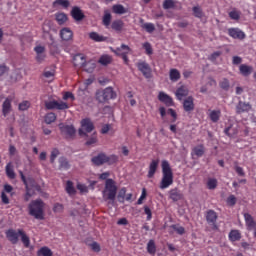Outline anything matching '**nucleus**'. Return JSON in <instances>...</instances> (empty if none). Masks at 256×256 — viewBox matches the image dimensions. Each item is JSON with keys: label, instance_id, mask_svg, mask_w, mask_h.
I'll return each mask as SVG.
<instances>
[{"label": "nucleus", "instance_id": "1", "mask_svg": "<svg viewBox=\"0 0 256 256\" xmlns=\"http://www.w3.org/2000/svg\"><path fill=\"white\" fill-rule=\"evenodd\" d=\"M28 211L31 217L43 221L45 219V202L41 199L31 201L28 205Z\"/></svg>", "mask_w": 256, "mask_h": 256}, {"label": "nucleus", "instance_id": "2", "mask_svg": "<svg viewBox=\"0 0 256 256\" xmlns=\"http://www.w3.org/2000/svg\"><path fill=\"white\" fill-rule=\"evenodd\" d=\"M173 185V170L169 161H162V179L160 181V189H169Z\"/></svg>", "mask_w": 256, "mask_h": 256}, {"label": "nucleus", "instance_id": "3", "mask_svg": "<svg viewBox=\"0 0 256 256\" xmlns=\"http://www.w3.org/2000/svg\"><path fill=\"white\" fill-rule=\"evenodd\" d=\"M102 197L104 201H115V198L117 197V184L115 183V180L108 178L105 181Z\"/></svg>", "mask_w": 256, "mask_h": 256}, {"label": "nucleus", "instance_id": "4", "mask_svg": "<svg viewBox=\"0 0 256 256\" xmlns=\"http://www.w3.org/2000/svg\"><path fill=\"white\" fill-rule=\"evenodd\" d=\"M110 99H117V93L113 91V87H107L96 92V100L98 103H107Z\"/></svg>", "mask_w": 256, "mask_h": 256}, {"label": "nucleus", "instance_id": "5", "mask_svg": "<svg viewBox=\"0 0 256 256\" xmlns=\"http://www.w3.org/2000/svg\"><path fill=\"white\" fill-rule=\"evenodd\" d=\"M19 175L26 189L24 201H29L31 197H33V192L31 191V187H33V183H35V180H33L32 178L26 179L25 174H23V171H19Z\"/></svg>", "mask_w": 256, "mask_h": 256}, {"label": "nucleus", "instance_id": "6", "mask_svg": "<svg viewBox=\"0 0 256 256\" xmlns=\"http://www.w3.org/2000/svg\"><path fill=\"white\" fill-rule=\"evenodd\" d=\"M112 53H115L118 57H121L126 65H129V53H131V47L121 44L120 47L112 49Z\"/></svg>", "mask_w": 256, "mask_h": 256}, {"label": "nucleus", "instance_id": "7", "mask_svg": "<svg viewBox=\"0 0 256 256\" xmlns=\"http://www.w3.org/2000/svg\"><path fill=\"white\" fill-rule=\"evenodd\" d=\"M45 108L49 111H53V109H57L58 111H65L69 109V104L63 101L50 100L45 102Z\"/></svg>", "mask_w": 256, "mask_h": 256}, {"label": "nucleus", "instance_id": "8", "mask_svg": "<svg viewBox=\"0 0 256 256\" xmlns=\"http://www.w3.org/2000/svg\"><path fill=\"white\" fill-rule=\"evenodd\" d=\"M81 127L82 129H79V135H85L84 131H86V133H91V131L95 129L93 122H91V120L88 118H85L81 121Z\"/></svg>", "mask_w": 256, "mask_h": 256}, {"label": "nucleus", "instance_id": "9", "mask_svg": "<svg viewBox=\"0 0 256 256\" xmlns=\"http://www.w3.org/2000/svg\"><path fill=\"white\" fill-rule=\"evenodd\" d=\"M5 235L12 245H17V243H19V237H21V235H19V230L15 231L14 229H8L5 232Z\"/></svg>", "mask_w": 256, "mask_h": 256}, {"label": "nucleus", "instance_id": "10", "mask_svg": "<svg viewBox=\"0 0 256 256\" xmlns=\"http://www.w3.org/2000/svg\"><path fill=\"white\" fill-rule=\"evenodd\" d=\"M228 35H229V37H232V39H239L240 41H243V39H245V37H247L245 32H243L239 28H229Z\"/></svg>", "mask_w": 256, "mask_h": 256}, {"label": "nucleus", "instance_id": "11", "mask_svg": "<svg viewBox=\"0 0 256 256\" xmlns=\"http://www.w3.org/2000/svg\"><path fill=\"white\" fill-rule=\"evenodd\" d=\"M138 71H141V73L144 75V77L149 78L151 75V66H149V63L145 61H140L136 64Z\"/></svg>", "mask_w": 256, "mask_h": 256}, {"label": "nucleus", "instance_id": "12", "mask_svg": "<svg viewBox=\"0 0 256 256\" xmlns=\"http://www.w3.org/2000/svg\"><path fill=\"white\" fill-rule=\"evenodd\" d=\"M183 109L186 113H191L195 111V99L193 96H188L183 101Z\"/></svg>", "mask_w": 256, "mask_h": 256}, {"label": "nucleus", "instance_id": "13", "mask_svg": "<svg viewBox=\"0 0 256 256\" xmlns=\"http://www.w3.org/2000/svg\"><path fill=\"white\" fill-rule=\"evenodd\" d=\"M217 212L215 210H208L206 213V221L208 225H212L214 229H217V219H218Z\"/></svg>", "mask_w": 256, "mask_h": 256}, {"label": "nucleus", "instance_id": "14", "mask_svg": "<svg viewBox=\"0 0 256 256\" xmlns=\"http://www.w3.org/2000/svg\"><path fill=\"white\" fill-rule=\"evenodd\" d=\"M60 131H61V133L66 135V137L68 139L75 137V133H77V131L75 130V127H73V125L60 126Z\"/></svg>", "mask_w": 256, "mask_h": 256}, {"label": "nucleus", "instance_id": "15", "mask_svg": "<svg viewBox=\"0 0 256 256\" xmlns=\"http://www.w3.org/2000/svg\"><path fill=\"white\" fill-rule=\"evenodd\" d=\"M251 109V105L247 102L239 101L236 105V113L238 115H241L242 113H249Z\"/></svg>", "mask_w": 256, "mask_h": 256}, {"label": "nucleus", "instance_id": "16", "mask_svg": "<svg viewBox=\"0 0 256 256\" xmlns=\"http://www.w3.org/2000/svg\"><path fill=\"white\" fill-rule=\"evenodd\" d=\"M157 169H159V160H152L148 168V179H153L155 177Z\"/></svg>", "mask_w": 256, "mask_h": 256}, {"label": "nucleus", "instance_id": "17", "mask_svg": "<svg viewBox=\"0 0 256 256\" xmlns=\"http://www.w3.org/2000/svg\"><path fill=\"white\" fill-rule=\"evenodd\" d=\"M158 99L161 103H165L166 107H173V98L165 92H159Z\"/></svg>", "mask_w": 256, "mask_h": 256}, {"label": "nucleus", "instance_id": "18", "mask_svg": "<svg viewBox=\"0 0 256 256\" xmlns=\"http://www.w3.org/2000/svg\"><path fill=\"white\" fill-rule=\"evenodd\" d=\"M204 155H205V145L199 144L192 149L191 157L200 158V157H203Z\"/></svg>", "mask_w": 256, "mask_h": 256}, {"label": "nucleus", "instance_id": "19", "mask_svg": "<svg viewBox=\"0 0 256 256\" xmlns=\"http://www.w3.org/2000/svg\"><path fill=\"white\" fill-rule=\"evenodd\" d=\"M60 37L62 41H71L73 39V31L70 28L64 27L60 30Z\"/></svg>", "mask_w": 256, "mask_h": 256}, {"label": "nucleus", "instance_id": "20", "mask_svg": "<svg viewBox=\"0 0 256 256\" xmlns=\"http://www.w3.org/2000/svg\"><path fill=\"white\" fill-rule=\"evenodd\" d=\"M85 63H87L85 55H83V54H76L73 57V64L75 65V67H80L81 69H83Z\"/></svg>", "mask_w": 256, "mask_h": 256}, {"label": "nucleus", "instance_id": "21", "mask_svg": "<svg viewBox=\"0 0 256 256\" xmlns=\"http://www.w3.org/2000/svg\"><path fill=\"white\" fill-rule=\"evenodd\" d=\"M92 163L94 165H96L97 167L101 166V165H104V163H106L107 161V154L105 153H100L98 154L97 156H94L92 159H91Z\"/></svg>", "mask_w": 256, "mask_h": 256}, {"label": "nucleus", "instance_id": "22", "mask_svg": "<svg viewBox=\"0 0 256 256\" xmlns=\"http://www.w3.org/2000/svg\"><path fill=\"white\" fill-rule=\"evenodd\" d=\"M71 15L75 21H83V19H85V14H83L81 8L77 6L72 8Z\"/></svg>", "mask_w": 256, "mask_h": 256}, {"label": "nucleus", "instance_id": "23", "mask_svg": "<svg viewBox=\"0 0 256 256\" xmlns=\"http://www.w3.org/2000/svg\"><path fill=\"white\" fill-rule=\"evenodd\" d=\"M169 197L174 202L181 201L183 199V193L178 188H173L169 191Z\"/></svg>", "mask_w": 256, "mask_h": 256}, {"label": "nucleus", "instance_id": "24", "mask_svg": "<svg viewBox=\"0 0 256 256\" xmlns=\"http://www.w3.org/2000/svg\"><path fill=\"white\" fill-rule=\"evenodd\" d=\"M69 5H71L69 0H55L52 3L53 9H69Z\"/></svg>", "mask_w": 256, "mask_h": 256}, {"label": "nucleus", "instance_id": "25", "mask_svg": "<svg viewBox=\"0 0 256 256\" xmlns=\"http://www.w3.org/2000/svg\"><path fill=\"white\" fill-rule=\"evenodd\" d=\"M11 98H6L2 105V113L4 117H7L11 113Z\"/></svg>", "mask_w": 256, "mask_h": 256}, {"label": "nucleus", "instance_id": "26", "mask_svg": "<svg viewBox=\"0 0 256 256\" xmlns=\"http://www.w3.org/2000/svg\"><path fill=\"white\" fill-rule=\"evenodd\" d=\"M239 71L243 75V77H249V75L253 73V67L247 64H241L239 66Z\"/></svg>", "mask_w": 256, "mask_h": 256}, {"label": "nucleus", "instance_id": "27", "mask_svg": "<svg viewBox=\"0 0 256 256\" xmlns=\"http://www.w3.org/2000/svg\"><path fill=\"white\" fill-rule=\"evenodd\" d=\"M112 11L116 15H125V13H129V9L125 8L121 4H115L112 6Z\"/></svg>", "mask_w": 256, "mask_h": 256}, {"label": "nucleus", "instance_id": "28", "mask_svg": "<svg viewBox=\"0 0 256 256\" xmlns=\"http://www.w3.org/2000/svg\"><path fill=\"white\" fill-rule=\"evenodd\" d=\"M123 27H125V22H123V20H114L111 24V29L117 31V33H121Z\"/></svg>", "mask_w": 256, "mask_h": 256}, {"label": "nucleus", "instance_id": "29", "mask_svg": "<svg viewBox=\"0 0 256 256\" xmlns=\"http://www.w3.org/2000/svg\"><path fill=\"white\" fill-rule=\"evenodd\" d=\"M18 234L21 237V241L24 247L29 248V246L31 245V240L29 239V236H27V234L25 233V231H23V229H18Z\"/></svg>", "mask_w": 256, "mask_h": 256}, {"label": "nucleus", "instance_id": "30", "mask_svg": "<svg viewBox=\"0 0 256 256\" xmlns=\"http://www.w3.org/2000/svg\"><path fill=\"white\" fill-rule=\"evenodd\" d=\"M229 241L235 243V241H241V231L231 230L228 234Z\"/></svg>", "mask_w": 256, "mask_h": 256}, {"label": "nucleus", "instance_id": "31", "mask_svg": "<svg viewBox=\"0 0 256 256\" xmlns=\"http://www.w3.org/2000/svg\"><path fill=\"white\" fill-rule=\"evenodd\" d=\"M89 38L92 41H95L96 43H103V41H107V38L103 35H100L97 32H90L89 33Z\"/></svg>", "mask_w": 256, "mask_h": 256}, {"label": "nucleus", "instance_id": "32", "mask_svg": "<svg viewBox=\"0 0 256 256\" xmlns=\"http://www.w3.org/2000/svg\"><path fill=\"white\" fill-rule=\"evenodd\" d=\"M209 119L212 123H218L221 119V110H209Z\"/></svg>", "mask_w": 256, "mask_h": 256}, {"label": "nucleus", "instance_id": "33", "mask_svg": "<svg viewBox=\"0 0 256 256\" xmlns=\"http://www.w3.org/2000/svg\"><path fill=\"white\" fill-rule=\"evenodd\" d=\"M187 95H189V89H187L185 86H180L176 90V97L179 99V101H181L183 97H187Z\"/></svg>", "mask_w": 256, "mask_h": 256}, {"label": "nucleus", "instance_id": "34", "mask_svg": "<svg viewBox=\"0 0 256 256\" xmlns=\"http://www.w3.org/2000/svg\"><path fill=\"white\" fill-rule=\"evenodd\" d=\"M68 19L67 14L63 12H58L55 14V20L57 21L58 25H65Z\"/></svg>", "mask_w": 256, "mask_h": 256}, {"label": "nucleus", "instance_id": "35", "mask_svg": "<svg viewBox=\"0 0 256 256\" xmlns=\"http://www.w3.org/2000/svg\"><path fill=\"white\" fill-rule=\"evenodd\" d=\"M97 67V63H95V61L90 60L88 62H86L84 64V66H82V69H84V71H86V73H93V71H95V68Z\"/></svg>", "mask_w": 256, "mask_h": 256}, {"label": "nucleus", "instance_id": "36", "mask_svg": "<svg viewBox=\"0 0 256 256\" xmlns=\"http://www.w3.org/2000/svg\"><path fill=\"white\" fill-rule=\"evenodd\" d=\"M170 81H173V83H176V81H179L181 79V72L179 70L172 68L169 72Z\"/></svg>", "mask_w": 256, "mask_h": 256}, {"label": "nucleus", "instance_id": "37", "mask_svg": "<svg viewBox=\"0 0 256 256\" xmlns=\"http://www.w3.org/2000/svg\"><path fill=\"white\" fill-rule=\"evenodd\" d=\"M244 219H245L246 226L249 229H253V227H256L255 220L253 219V216H251V214L245 213L244 214Z\"/></svg>", "mask_w": 256, "mask_h": 256}, {"label": "nucleus", "instance_id": "38", "mask_svg": "<svg viewBox=\"0 0 256 256\" xmlns=\"http://www.w3.org/2000/svg\"><path fill=\"white\" fill-rule=\"evenodd\" d=\"M59 169H63L64 171H68V169H71V164H69V160H67V158H59Z\"/></svg>", "mask_w": 256, "mask_h": 256}, {"label": "nucleus", "instance_id": "39", "mask_svg": "<svg viewBox=\"0 0 256 256\" xmlns=\"http://www.w3.org/2000/svg\"><path fill=\"white\" fill-rule=\"evenodd\" d=\"M112 62L113 58L110 55H102L98 60V63L104 66L111 65Z\"/></svg>", "mask_w": 256, "mask_h": 256}, {"label": "nucleus", "instance_id": "40", "mask_svg": "<svg viewBox=\"0 0 256 256\" xmlns=\"http://www.w3.org/2000/svg\"><path fill=\"white\" fill-rule=\"evenodd\" d=\"M44 121L47 125H51V123H55V121H57V115L53 112H49L45 115Z\"/></svg>", "mask_w": 256, "mask_h": 256}, {"label": "nucleus", "instance_id": "41", "mask_svg": "<svg viewBox=\"0 0 256 256\" xmlns=\"http://www.w3.org/2000/svg\"><path fill=\"white\" fill-rule=\"evenodd\" d=\"M147 252L149 253V255H155V253H157V246L155 245V240L148 241Z\"/></svg>", "mask_w": 256, "mask_h": 256}, {"label": "nucleus", "instance_id": "42", "mask_svg": "<svg viewBox=\"0 0 256 256\" xmlns=\"http://www.w3.org/2000/svg\"><path fill=\"white\" fill-rule=\"evenodd\" d=\"M37 256H53V251L49 247L43 246L37 251Z\"/></svg>", "mask_w": 256, "mask_h": 256}, {"label": "nucleus", "instance_id": "43", "mask_svg": "<svg viewBox=\"0 0 256 256\" xmlns=\"http://www.w3.org/2000/svg\"><path fill=\"white\" fill-rule=\"evenodd\" d=\"M6 175L9 179H15V170H13L11 162L6 165Z\"/></svg>", "mask_w": 256, "mask_h": 256}, {"label": "nucleus", "instance_id": "44", "mask_svg": "<svg viewBox=\"0 0 256 256\" xmlns=\"http://www.w3.org/2000/svg\"><path fill=\"white\" fill-rule=\"evenodd\" d=\"M206 185H207V189H209L210 191L217 189V185H218L217 178H209Z\"/></svg>", "mask_w": 256, "mask_h": 256}, {"label": "nucleus", "instance_id": "45", "mask_svg": "<svg viewBox=\"0 0 256 256\" xmlns=\"http://www.w3.org/2000/svg\"><path fill=\"white\" fill-rule=\"evenodd\" d=\"M66 193L68 195H75L77 191L75 190V186H73V182L71 180H68L66 182Z\"/></svg>", "mask_w": 256, "mask_h": 256}, {"label": "nucleus", "instance_id": "46", "mask_svg": "<svg viewBox=\"0 0 256 256\" xmlns=\"http://www.w3.org/2000/svg\"><path fill=\"white\" fill-rule=\"evenodd\" d=\"M111 19H112L111 13L105 12V14H104V16L102 18V23H103V25H105V27L107 29L111 25Z\"/></svg>", "mask_w": 256, "mask_h": 256}, {"label": "nucleus", "instance_id": "47", "mask_svg": "<svg viewBox=\"0 0 256 256\" xmlns=\"http://www.w3.org/2000/svg\"><path fill=\"white\" fill-rule=\"evenodd\" d=\"M141 28H142V29H145V31H146L147 33H153V31H155V24L149 23V22L143 23V24L141 25Z\"/></svg>", "mask_w": 256, "mask_h": 256}, {"label": "nucleus", "instance_id": "48", "mask_svg": "<svg viewBox=\"0 0 256 256\" xmlns=\"http://www.w3.org/2000/svg\"><path fill=\"white\" fill-rule=\"evenodd\" d=\"M228 15L233 21H239V19H241V12L237 10L230 11Z\"/></svg>", "mask_w": 256, "mask_h": 256}, {"label": "nucleus", "instance_id": "49", "mask_svg": "<svg viewBox=\"0 0 256 256\" xmlns=\"http://www.w3.org/2000/svg\"><path fill=\"white\" fill-rule=\"evenodd\" d=\"M226 203L227 205H229V207H235V205H237V197L231 194L230 196L227 197Z\"/></svg>", "mask_w": 256, "mask_h": 256}, {"label": "nucleus", "instance_id": "50", "mask_svg": "<svg viewBox=\"0 0 256 256\" xmlns=\"http://www.w3.org/2000/svg\"><path fill=\"white\" fill-rule=\"evenodd\" d=\"M219 86H220L224 91H229V87H231V85H230V83H229V79L223 78V79L219 82Z\"/></svg>", "mask_w": 256, "mask_h": 256}, {"label": "nucleus", "instance_id": "51", "mask_svg": "<svg viewBox=\"0 0 256 256\" xmlns=\"http://www.w3.org/2000/svg\"><path fill=\"white\" fill-rule=\"evenodd\" d=\"M117 161H119V157L115 154H112L110 156L106 155V163H108V165H114V163H117Z\"/></svg>", "mask_w": 256, "mask_h": 256}, {"label": "nucleus", "instance_id": "52", "mask_svg": "<svg viewBox=\"0 0 256 256\" xmlns=\"http://www.w3.org/2000/svg\"><path fill=\"white\" fill-rule=\"evenodd\" d=\"M143 49L145 50L146 55H153V47L151 43L145 42L142 44Z\"/></svg>", "mask_w": 256, "mask_h": 256}, {"label": "nucleus", "instance_id": "53", "mask_svg": "<svg viewBox=\"0 0 256 256\" xmlns=\"http://www.w3.org/2000/svg\"><path fill=\"white\" fill-rule=\"evenodd\" d=\"M192 11L194 13V17H197L198 19H201L203 17V10L199 6H194L192 8Z\"/></svg>", "mask_w": 256, "mask_h": 256}, {"label": "nucleus", "instance_id": "54", "mask_svg": "<svg viewBox=\"0 0 256 256\" xmlns=\"http://www.w3.org/2000/svg\"><path fill=\"white\" fill-rule=\"evenodd\" d=\"M221 55H223V52L221 51H216L214 53H212L208 59L209 61H211L212 63H215L217 61V59H219V57H221Z\"/></svg>", "mask_w": 256, "mask_h": 256}, {"label": "nucleus", "instance_id": "55", "mask_svg": "<svg viewBox=\"0 0 256 256\" xmlns=\"http://www.w3.org/2000/svg\"><path fill=\"white\" fill-rule=\"evenodd\" d=\"M29 107H31V102L24 100L23 102H21L18 106L19 111H27V109H29Z\"/></svg>", "mask_w": 256, "mask_h": 256}, {"label": "nucleus", "instance_id": "56", "mask_svg": "<svg viewBox=\"0 0 256 256\" xmlns=\"http://www.w3.org/2000/svg\"><path fill=\"white\" fill-rule=\"evenodd\" d=\"M163 9H175V1L174 0H165L163 2Z\"/></svg>", "mask_w": 256, "mask_h": 256}, {"label": "nucleus", "instance_id": "57", "mask_svg": "<svg viewBox=\"0 0 256 256\" xmlns=\"http://www.w3.org/2000/svg\"><path fill=\"white\" fill-rule=\"evenodd\" d=\"M57 157H59V149L54 148V149L51 151L50 163H55V160L57 159Z\"/></svg>", "mask_w": 256, "mask_h": 256}, {"label": "nucleus", "instance_id": "58", "mask_svg": "<svg viewBox=\"0 0 256 256\" xmlns=\"http://www.w3.org/2000/svg\"><path fill=\"white\" fill-rule=\"evenodd\" d=\"M89 247L92 249V251H94V253H99L101 251V245H99L97 242H92L89 244Z\"/></svg>", "mask_w": 256, "mask_h": 256}, {"label": "nucleus", "instance_id": "59", "mask_svg": "<svg viewBox=\"0 0 256 256\" xmlns=\"http://www.w3.org/2000/svg\"><path fill=\"white\" fill-rule=\"evenodd\" d=\"M172 229H174L178 235H185V227L183 226L173 225Z\"/></svg>", "mask_w": 256, "mask_h": 256}, {"label": "nucleus", "instance_id": "60", "mask_svg": "<svg viewBox=\"0 0 256 256\" xmlns=\"http://www.w3.org/2000/svg\"><path fill=\"white\" fill-rule=\"evenodd\" d=\"M77 189L80 191V193H89V187H87L85 184L78 183Z\"/></svg>", "mask_w": 256, "mask_h": 256}, {"label": "nucleus", "instance_id": "61", "mask_svg": "<svg viewBox=\"0 0 256 256\" xmlns=\"http://www.w3.org/2000/svg\"><path fill=\"white\" fill-rule=\"evenodd\" d=\"M2 192H5V194L10 193L11 197H13V195H15V193L13 192V186H11L10 184H5L4 190Z\"/></svg>", "mask_w": 256, "mask_h": 256}, {"label": "nucleus", "instance_id": "62", "mask_svg": "<svg viewBox=\"0 0 256 256\" xmlns=\"http://www.w3.org/2000/svg\"><path fill=\"white\" fill-rule=\"evenodd\" d=\"M43 75L46 77V79H51V77H55V69L45 70Z\"/></svg>", "mask_w": 256, "mask_h": 256}, {"label": "nucleus", "instance_id": "63", "mask_svg": "<svg viewBox=\"0 0 256 256\" xmlns=\"http://www.w3.org/2000/svg\"><path fill=\"white\" fill-rule=\"evenodd\" d=\"M234 169L239 177H245V170L243 169V167L235 166Z\"/></svg>", "mask_w": 256, "mask_h": 256}, {"label": "nucleus", "instance_id": "64", "mask_svg": "<svg viewBox=\"0 0 256 256\" xmlns=\"http://www.w3.org/2000/svg\"><path fill=\"white\" fill-rule=\"evenodd\" d=\"M71 99V101H75V95H73L71 92H65L63 95V100L67 101Z\"/></svg>", "mask_w": 256, "mask_h": 256}]
</instances>
